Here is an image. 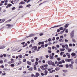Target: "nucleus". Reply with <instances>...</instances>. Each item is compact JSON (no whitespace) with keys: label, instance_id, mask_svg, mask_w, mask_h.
<instances>
[{"label":"nucleus","instance_id":"nucleus-1","mask_svg":"<svg viewBox=\"0 0 77 77\" xmlns=\"http://www.w3.org/2000/svg\"><path fill=\"white\" fill-rule=\"evenodd\" d=\"M74 30L72 31L70 34V38H72V41L73 42H75V40L74 38H74Z\"/></svg>","mask_w":77,"mask_h":77},{"label":"nucleus","instance_id":"nucleus-2","mask_svg":"<svg viewBox=\"0 0 77 77\" xmlns=\"http://www.w3.org/2000/svg\"><path fill=\"white\" fill-rule=\"evenodd\" d=\"M72 64H69V65L66 64V68H70L71 69H73V65L72 64L74 63V62L72 61L71 63Z\"/></svg>","mask_w":77,"mask_h":77},{"label":"nucleus","instance_id":"nucleus-3","mask_svg":"<svg viewBox=\"0 0 77 77\" xmlns=\"http://www.w3.org/2000/svg\"><path fill=\"white\" fill-rule=\"evenodd\" d=\"M6 26H8L7 28H11V27H13V25L10 24H7L6 25Z\"/></svg>","mask_w":77,"mask_h":77},{"label":"nucleus","instance_id":"nucleus-4","mask_svg":"<svg viewBox=\"0 0 77 77\" xmlns=\"http://www.w3.org/2000/svg\"><path fill=\"white\" fill-rule=\"evenodd\" d=\"M38 49V47L36 46H33L32 48V50H33L34 49V50L36 51Z\"/></svg>","mask_w":77,"mask_h":77},{"label":"nucleus","instance_id":"nucleus-5","mask_svg":"<svg viewBox=\"0 0 77 77\" xmlns=\"http://www.w3.org/2000/svg\"><path fill=\"white\" fill-rule=\"evenodd\" d=\"M66 54L68 58L69 59L70 57H71V55H70V54L69 53H66Z\"/></svg>","mask_w":77,"mask_h":77},{"label":"nucleus","instance_id":"nucleus-6","mask_svg":"<svg viewBox=\"0 0 77 77\" xmlns=\"http://www.w3.org/2000/svg\"><path fill=\"white\" fill-rule=\"evenodd\" d=\"M44 66L45 67V68L43 69V70H45V69H48V64H46V65H44Z\"/></svg>","mask_w":77,"mask_h":77},{"label":"nucleus","instance_id":"nucleus-7","mask_svg":"<svg viewBox=\"0 0 77 77\" xmlns=\"http://www.w3.org/2000/svg\"><path fill=\"white\" fill-rule=\"evenodd\" d=\"M4 21H5V19H0V23H2Z\"/></svg>","mask_w":77,"mask_h":77},{"label":"nucleus","instance_id":"nucleus-8","mask_svg":"<svg viewBox=\"0 0 77 77\" xmlns=\"http://www.w3.org/2000/svg\"><path fill=\"white\" fill-rule=\"evenodd\" d=\"M35 34H31L28 37L26 36V38H28V37H32V36H35Z\"/></svg>","mask_w":77,"mask_h":77},{"label":"nucleus","instance_id":"nucleus-9","mask_svg":"<svg viewBox=\"0 0 77 77\" xmlns=\"http://www.w3.org/2000/svg\"><path fill=\"white\" fill-rule=\"evenodd\" d=\"M65 60L66 62H70L71 60V59H65Z\"/></svg>","mask_w":77,"mask_h":77},{"label":"nucleus","instance_id":"nucleus-10","mask_svg":"<svg viewBox=\"0 0 77 77\" xmlns=\"http://www.w3.org/2000/svg\"><path fill=\"white\" fill-rule=\"evenodd\" d=\"M48 63L49 65H51V63H52V61L51 60L48 61Z\"/></svg>","mask_w":77,"mask_h":77},{"label":"nucleus","instance_id":"nucleus-11","mask_svg":"<svg viewBox=\"0 0 77 77\" xmlns=\"http://www.w3.org/2000/svg\"><path fill=\"white\" fill-rule=\"evenodd\" d=\"M24 4H25V2L22 1L19 3V5H24Z\"/></svg>","mask_w":77,"mask_h":77},{"label":"nucleus","instance_id":"nucleus-12","mask_svg":"<svg viewBox=\"0 0 77 77\" xmlns=\"http://www.w3.org/2000/svg\"><path fill=\"white\" fill-rule=\"evenodd\" d=\"M44 72H45V74H44L45 75H46L48 73V71H47V70H45Z\"/></svg>","mask_w":77,"mask_h":77},{"label":"nucleus","instance_id":"nucleus-13","mask_svg":"<svg viewBox=\"0 0 77 77\" xmlns=\"http://www.w3.org/2000/svg\"><path fill=\"white\" fill-rule=\"evenodd\" d=\"M27 63V64H28L29 65H32V62H31L28 61Z\"/></svg>","mask_w":77,"mask_h":77},{"label":"nucleus","instance_id":"nucleus-14","mask_svg":"<svg viewBox=\"0 0 77 77\" xmlns=\"http://www.w3.org/2000/svg\"><path fill=\"white\" fill-rule=\"evenodd\" d=\"M59 41L60 42H64V40L63 39H62L61 38H60Z\"/></svg>","mask_w":77,"mask_h":77},{"label":"nucleus","instance_id":"nucleus-15","mask_svg":"<svg viewBox=\"0 0 77 77\" xmlns=\"http://www.w3.org/2000/svg\"><path fill=\"white\" fill-rule=\"evenodd\" d=\"M6 47L5 46H2L0 47V49H3V48H5Z\"/></svg>","mask_w":77,"mask_h":77},{"label":"nucleus","instance_id":"nucleus-16","mask_svg":"<svg viewBox=\"0 0 77 77\" xmlns=\"http://www.w3.org/2000/svg\"><path fill=\"white\" fill-rule=\"evenodd\" d=\"M76 54H75V53L73 52L71 54V55L72 56H75Z\"/></svg>","mask_w":77,"mask_h":77},{"label":"nucleus","instance_id":"nucleus-17","mask_svg":"<svg viewBox=\"0 0 77 77\" xmlns=\"http://www.w3.org/2000/svg\"><path fill=\"white\" fill-rule=\"evenodd\" d=\"M60 26H62V25H57V26H54V27H53L52 28H54V27H60Z\"/></svg>","mask_w":77,"mask_h":77},{"label":"nucleus","instance_id":"nucleus-18","mask_svg":"<svg viewBox=\"0 0 77 77\" xmlns=\"http://www.w3.org/2000/svg\"><path fill=\"white\" fill-rule=\"evenodd\" d=\"M68 25H69V24L67 23V24H66L64 26V27L65 28H66L67 27H68Z\"/></svg>","mask_w":77,"mask_h":77},{"label":"nucleus","instance_id":"nucleus-19","mask_svg":"<svg viewBox=\"0 0 77 77\" xmlns=\"http://www.w3.org/2000/svg\"><path fill=\"white\" fill-rule=\"evenodd\" d=\"M55 69L56 71H59L60 69V68L59 67H56L55 68Z\"/></svg>","mask_w":77,"mask_h":77},{"label":"nucleus","instance_id":"nucleus-20","mask_svg":"<svg viewBox=\"0 0 77 77\" xmlns=\"http://www.w3.org/2000/svg\"><path fill=\"white\" fill-rule=\"evenodd\" d=\"M10 66L11 67H14V66H15V65L14 64H11Z\"/></svg>","mask_w":77,"mask_h":77},{"label":"nucleus","instance_id":"nucleus-21","mask_svg":"<svg viewBox=\"0 0 77 77\" xmlns=\"http://www.w3.org/2000/svg\"><path fill=\"white\" fill-rule=\"evenodd\" d=\"M27 45V43H26L25 44V45H23V47H26Z\"/></svg>","mask_w":77,"mask_h":77},{"label":"nucleus","instance_id":"nucleus-22","mask_svg":"<svg viewBox=\"0 0 77 77\" xmlns=\"http://www.w3.org/2000/svg\"><path fill=\"white\" fill-rule=\"evenodd\" d=\"M36 65H35L34 67V70H36Z\"/></svg>","mask_w":77,"mask_h":77},{"label":"nucleus","instance_id":"nucleus-23","mask_svg":"<svg viewBox=\"0 0 77 77\" xmlns=\"http://www.w3.org/2000/svg\"><path fill=\"white\" fill-rule=\"evenodd\" d=\"M65 48L66 49H67V48H68V45H67V44H66L65 45Z\"/></svg>","mask_w":77,"mask_h":77},{"label":"nucleus","instance_id":"nucleus-24","mask_svg":"<svg viewBox=\"0 0 77 77\" xmlns=\"http://www.w3.org/2000/svg\"><path fill=\"white\" fill-rule=\"evenodd\" d=\"M50 59H53V56H50L49 57Z\"/></svg>","mask_w":77,"mask_h":77},{"label":"nucleus","instance_id":"nucleus-25","mask_svg":"<svg viewBox=\"0 0 77 77\" xmlns=\"http://www.w3.org/2000/svg\"><path fill=\"white\" fill-rule=\"evenodd\" d=\"M32 69L33 68L32 67H30V68L28 69V70H29V71H32Z\"/></svg>","mask_w":77,"mask_h":77},{"label":"nucleus","instance_id":"nucleus-26","mask_svg":"<svg viewBox=\"0 0 77 77\" xmlns=\"http://www.w3.org/2000/svg\"><path fill=\"white\" fill-rule=\"evenodd\" d=\"M51 65H53V66H55V64H54V62H52Z\"/></svg>","mask_w":77,"mask_h":77},{"label":"nucleus","instance_id":"nucleus-27","mask_svg":"<svg viewBox=\"0 0 77 77\" xmlns=\"http://www.w3.org/2000/svg\"><path fill=\"white\" fill-rule=\"evenodd\" d=\"M12 21V20H11V19H9L7 21L6 23H8V22H10V21Z\"/></svg>","mask_w":77,"mask_h":77},{"label":"nucleus","instance_id":"nucleus-28","mask_svg":"<svg viewBox=\"0 0 77 77\" xmlns=\"http://www.w3.org/2000/svg\"><path fill=\"white\" fill-rule=\"evenodd\" d=\"M58 63H59V64L62 65V61H59L58 62Z\"/></svg>","mask_w":77,"mask_h":77},{"label":"nucleus","instance_id":"nucleus-29","mask_svg":"<svg viewBox=\"0 0 77 77\" xmlns=\"http://www.w3.org/2000/svg\"><path fill=\"white\" fill-rule=\"evenodd\" d=\"M72 50V49H68V51L69 52V53L70 52H71V51Z\"/></svg>","mask_w":77,"mask_h":77},{"label":"nucleus","instance_id":"nucleus-30","mask_svg":"<svg viewBox=\"0 0 77 77\" xmlns=\"http://www.w3.org/2000/svg\"><path fill=\"white\" fill-rule=\"evenodd\" d=\"M19 8H23V6L22 5H20L19 6Z\"/></svg>","mask_w":77,"mask_h":77},{"label":"nucleus","instance_id":"nucleus-31","mask_svg":"<svg viewBox=\"0 0 77 77\" xmlns=\"http://www.w3.org/2000/svg\"><path fill=\"white\" fill-rule=\"evenodd\" d=\"M59 29L60 30H63V28L62 27L59 28Z\"/></svg>","mask_w":77,"mask_h":77},{"label":"nucleus","instance_id":"nucleus-32","mask_svg":"<svg viewBox=\"0 0 77 77\" xmlns=\"http://www.w3.org/2000/svg\"><path fill=\"white\" fill-rule=\"evenodd\" d=\"M63 53H64V52H61L60 53V56H62L63 55Z\"/></svg>","mask_w":77,"mask_h":77},{"label":"nucleus","instance_id":"nucleus-33","mask_svg":"<svg viewBox=\"0 0 77 77\" xmlns=\"http://www.w3.org/2000/svg\"><path fill=\"white\" fill-rule=\"evenodd\" d=\"M64 30H63V31H61L60 32V34H62V33L64 32Z\"/></svg>","mask_w":77,"mask_h":77},{"label":"nucleus","instance_id":"nucleus-34","mask_svg":"<svg viewBox=\"0 0 77 77\" xmlns=\"http://www.w3.org/2000/svg\"><path fill=\"white\" fill-rule=\"evenodd\" d=\"M30 6H31V5L30 4H28L26 6V7L28 8V7H30Z\"/></svg>","mask_w":77,"mask_h":77},{"label":"nucleus","instance_id":"nucleus-35","mask_svg":"<svg viewBox=\"0 0 77 77\" xmlns=\"http://www.w3.org/2000/svg\"><path fill=\"white\" fill-rule=\"evenodd\" d=\"M65 50V49L64 48H63V49H61L60 50V51H64V50Z\"/></svg>","mask_w":77,"mask_h":77},{"label":"nucleus","instance_id":"nucleus-36","mask_svg":"<svg viewBox=\"0 0 77 77\" xmlns=\"http://www.w3.org/2000/svg\"><path fill=\"white\" fill-rule=\"evenodd\" d=\"M36 75L37 76V77H38V76H39V74L37 72L36 73Z\"/></svg>","mask_w":77,"mask_h":77},{"label":"nucleus","instance_id":"nucleus-37","mask_svg":"<svg viewBox=\"0 0 77 77\" xmlns=\"http://www.w3.org/2000/svg\"><path fill=\"white\" fill-rule=\"evenodd\" d=\"M11 62H13V63H14V59L12 58L11 60Z\"/></svg>","mask_w":77,"mask_h":77},{"label":"nucleus","instance_id":"nucleus-38","mask_svg":"<svg viewBox=\"0 0 77 77\" xmlns=\"http://www.w3.org/2000/svg\"><path fill=\"white\" fill-rule=\"evenodd\" d=\"M15 9H16V8H15V7H14L12 8V11H14V10H15Z\"/></svg>","mask_w":77,"mask_h":77},{"label":"nucleus","instance_id":"nucleus-39","mask_svg":"<svg viewBox=\"0 0 77 77\" xmlns=\"http://www.w3.org/2000/svg\"><path fill=\"white\" fill-rule=\"evenodd\" d=\"M35 63L36 65H38V62L37 61H36L35 62Z\"/></svg>","mask_w":77,"mask_h":77},{"label":"nucleus","instance_id":"nucleus-40","mask_svg":"<svg viewBox=\"0 0 77 77\" xmlns=\"http://www.w3.org/2000/svg\"><path fill=\"white\" fill-rule=\"evenodd\" d=\"M8 5L9 7H11V6H12V4H8Z\"/></svg>","mask_w":77,"mask_h":77},{"label":"nucleus","instance_id":"nucleus-41","mask_svg":"<svg viewBox=\"0 0 77 77\" xmlns=\"http://www.w3.org/2000/svg\"><path fill=\"white\" fill-rule=\"evenodd\" d=\"M19 57H20V58H22V57H23V56H22V55H20L19 56Z\"/></svg>","mask_w":77,"mask_h":77},{"label":"nucleus","instance_id":"nucleus-42","mask_svg":"<svg viewBox=\"0 0 77 77\" xmlns=\"http://www.w3.org/2000/svg\"><path fill=\"white\" fill-rule=\"evenodd\" d=\"M63 65H59V67H60V68H61L62 67H63Z\"/></svg>","mask_w":77,"mask_h":77},{"label":"nucleus","instance_id":"nucleus-43","mask_svg":"<svg viewBox=\"0 0 77 77\" xmlns=\"http://www.w3.org/2000/svg\"><path fill=\"white\" fill-rule=\"evenodd\" d=\"M41 47L44 48L45 47V45H42L41 46Z\"/></svg>","mask_w":77,"mask_h":77},{"label":"nucleus","instance_id":"nucleus-44","mask_svg":"<svg viewBox=\"0 0 77 77\" xmlns=\"http://www.w3.org/2000/svg\"><path fill=\"white\" fill-rule=\"evenodd\" d=\"M6 75L5 72H3L2 74V75Z\"/></svg>","mask_w":77,"mask_h":77},{"label":"nucleus","instance_id":"nucleus-45","mask_svg":"<svg viewBox=\"0 0 77 77\" xmlns=\"http://www.w3.org/2000/svg\"><path fill=\"white\" fill-rule=\"evenodd\" d=\"M0 68H4V66L3 65H2V66H0Z\"/></svg>","mask_w":77,"mask_h":77},{"label":"nucleus","instance_id":"nucleus-46","mask_svg":"<svg viewBox=\"0 0 77 77\" xmlns=\"http://www.w3.org/2000/svg\"><path fill=\"white\" fill-rule=\"evenodd\" d=\"M62 63H65V60H62Z\"/></svg>","mask_w":77,"mask_h":77},{"label":"nucleus","instance_id":"nucleus-47","mask_svg":"<svg viewBox=\"0 0 77 77\" xmlns=\"http://www.w3.org/2000/svg\"><path fill=\"white\" fill-rule=\"evenodd\" d=\"M65 32L66 33H68V29H66V30Z\"/></svg>","mask_w":77,"mask_h":77},{"label":"nucleus","instance_id":"nucleus-48","mask_svg":"<svg viewBox=\"0 0 77 77\" xmlns=\"http://www.w3.org/2000/svg\"><path fill=\"white\" fill-rule=\"evenodd\" d=\"M3 61L2 60H0V63H3Z\"/></svg>","mask_w":77,"mask_h":77},{"label":"nucleus","instance_id":"nucleus-49","mask_svg":"<svg viewBox=\"0 0 77 77\" xmlns=\"http://www.w3.org/2000/svg\"><path fill=\"white\" fill-rule=\"evenodd\" d=\"M57 60L58 61H59L60 60V58H57Z\"/></svg>","mask_w":77,"mask_h":77},{"label":"nucleus","instance_id":"nucleus-50","mask_svg":"<svg viewBox=\"0 0 77 77\" xmlns=\"http://www.w3.org/2000/svg\"><path fill=\"white\" fill-rule=\"evenodd\" d=\"M8 63H13V62L11 61H9L8 62Z\"/></svg>","mask_w":77,"mask_h":77},{"label":"nucleus","instance_id":"nucleus-51","mask_svg":"<svg viewBox=\"0 0 77 77\" xmlns=\"http://www.w3.org/2000/svg\"><path fill=\"white\" fill-rule=\"evenodd\" d=\"M23 62H26V59H24L23 60Z\"/></svg>","mask_w":77,"mask_h":77},{"label":"nucleus","instance_id":"nucleus-52","mask_svg":"<svg viewBox=\"0 0 77 77\" xmlns=\"http://www.w3.org/2000/svg\"><path fill=\"white\" fill-rule=\"evenodd\" d=\"M8 2V0H5L4 2L5 3H7Z\"/></svg>","mask_w":77,"mask_h":77},{"label":"nucleus","instance_id":"nucleus-53","mask_svg":"<svg viewBox=\"0 0 77 77\" xmlns=\"http://www.w3.org/2000/svg\"><path fill=\"white\" fill-rule=\"evenodd\" d=\"M48 69V71H50L51 70V69Z\"/></svg>","mask_w":77,"mask_h":77},{"label":"nucleus","instance_id":"nucleus-54","mask_svg":"<svg viewBox=\"0 0 77 77\" xmlns=\"http://www.w3.org/2000/svg\"><path fill=\"white\" fill-rule=\"evenodd\" d=\"M48 53H51V51L50 50L48 51Z\"/></svg>","mask_w":77,"mask_h":77},{"label":"nucleus","instance_id":"nucleus-55","mask_svg":"<svg viewBox=\"0 0 77 77\" xmlns=\"http://www.w3.org/2000/svg\"><path fill=\"white\" fill-rule=\"evenodd\" d=\"M11 3H12L13 5H14V1H12L11 2Z\"/></svg>","mask_w":77,"mask_h":77},{"label":"nucleus","instance_id":"nucleus-56","mask_svg":"<svg viewBox=\"0 0 77 77\" xmlns=\"http://www.w3.org/2000/svg\"><path fill=\"white\" fill-rule=\"evenodd\" d=\"M21 44H22V45H24L25 44V42H23L22 43H21Z\"/></svg>","mask_w":77,"mask_h":77},{"label":"nucleus","instance_id":"nucleus-57","mask_svg":"<svg viewBox=\"0 0 77 77\" xmlns=\"http://www.w3.org/2000/svg\"><path fill=\"white\" fill-rule=\"evenodd\" d=\"M38 39V37H35L34 38L35 40H36V39Z\"/></svg>","mask_w":77,"mask_h":77},{"label":"nucleus","instance_id":"nucleus-58","mask_svg":"<svg viewBox=\"0 0 77 77\" xmlns=\"http://www.w3.org/2000/svg\"><path fill=\"white\" fill-rule=\"evenodd\" d=\"M3 69L4 71H8V69L6 68H4Z\"/></svg>","mask_w":77,"mask_h":77},{"label":"nucleus","instance_id":"nucleus-59","mask_svg":"<svg viewBox=\"0 0 77 77\" xmlns=\"http://www.w3.org/2000/svg\"><path fill=\"white\" fill-rule=\"evenodd\" d=\"M55 37H53V39H52V40L54 41V40H55Z\"/></svg>","mask_w":77,"mask_h":77},{"label":"nucleus","instance_id":"nucleus-60","mask_svg":"<svg viewBox=\"0 0 77 77\" xmlns=\"http://www.w3.org/2000/svg\"><path fill=\"white\" fill-rule=\"evenodd\" d=\"M34 42V40H31V42L32 43H33Z\"/></svg>","mask_w":77,"mask_h":77},{"label":"nucleus","instance_id":"nucleus-61","mask_svg":"<svg viewBox=\"0 0 77 77\" xmlns=\"http://www.w3.org/2000/svg\"><path fill=\"white\" fill-rule=\"evenodd\" d=\"M44 35V34H43V33H40L39 34L40 36H42V35Z\"/></svg>","mask_w":77,"mask_h":77},{"label":"nucleus","instance_id":"nucleus-62","mask_svg":"<svg viewBox=\"0 0 77 77\" xmlns=\"http://www.w3.org/2000/svg\"><path fill=\"white\" fill-rule=\"evenodd\" d=\"M48 41L49 42H50V41H51V38L48 39Z\"/></svg>","mask_w":77,"mask_h":77},{"label":"nucleus","instance_id":"nucleus-63","mask_svg":"<svg viewBox=\"0 0 77 77\" xmlns=\"http://www.w3.org/2000/svg\"><path fill=\"white\" fill-rule=\"evenodd\" d=\"M63 72H67V71L63 70Z\"/></svg>","mask_w":77,"mask_h":77},{"label":"nucleus","instance_id":"nucleus-64","mask_svg":"<svg viewBox=\"0 0 77 77\" xmlns=\"http://www.w3.org/2000/svg\"><path fill=\"white\" fill-rule=\"evenodd\" d=\"M65 41L66 42H68V41L66 39H65Z\"/></svg>","mask_w":77,"mask_h":77}]
</instances>
